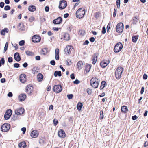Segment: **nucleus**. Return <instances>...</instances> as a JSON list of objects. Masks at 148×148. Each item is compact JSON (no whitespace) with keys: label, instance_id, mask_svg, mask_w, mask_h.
Wrapping results in <instances>:
<instances>
[{"label":"nucleus","instance_id":"nucleus-1","mask_svg":"<svg viewBox=\"0 0 148 148\" xmlns=\"http://www.w3.org/2000/svg\"><path fill=\"white\" fill-rule=\"evenodd\" d=\"M85 13V10L84 8H79L76 12V17L77 18L81 19L84 17Z\"/></svg>","mask_w":148,"mask_h":148},{"label":"nucleus","instance_id":"nucleus-2","mask_svg":"<svg viewBox=\"0 0 148 148\" xmlns=\"http://www.w3.org/2000/svg\"><path fill=\"white\" fill-rule=\"evenodd\" d=\"M99 80L96 77H93L90 81L91 86L94 88H97L99 84Z\"/></svg>","mask_w":148,"mask_h":148},{"label":"nucleus","instance_id":"nucleus-3","mask_svg":"<svg viewBox=\"0 0 148 148\" xmlns=\"http://www.w3.org/2000/svg\"><path fill=\"white\" fill-rule=\"evenodd\" d=\"M123 71V68L121 67H119L117 68L115 73V76L116 79H119L121 78Z\"/></svg>","mask_w":148,"mask_h":148},{"label":"nucleus","instance_id":"nucleus-4","mask_svg":"<svg viewBox=\"0 0 148 148\" xmlns=\"http://www.w3.org/2000/svg\"><path fill=\"white\" fill-rule=\"evenodd\" d=\"M123 47V45L120 42H118L115 46L114 51L115 53H118L120 52L122 49Z\"/></svg>","mask_w":148,"mask_h":148},{"label":"nucleus","instance_id":"nucleus-5","mask_svg":"<svg viewBox=\"0 0 148 148\" xmlns=\"http://www.w3.org/2000/svg\"><path fill=\"white\" fill-rule=\"evenodd\" d=\"M116 32L118 33H121L122 32L123 28L124 25L122 23H118L116 26Z\"/></svg>","mask_w":148,"mask_h":148},{"label":"nucleus","instance_id":"nucleus-6","mask_svg":"<svg viewBox=\"0 0 148 148\" xmlns=\"http://www.w3.org/2000/svg\"><path fill=\"white\" fill-rule=\"evenodd\" d=\"M64 51L66 55H69L73 51V48L71 45H68L65 48Z\"/></svg>","mask_w":148,"mask_h":148},{"label":"nucleus","instance_id":"nucleus-7","mask_svg":"<svg viewBox=\"0 0 148 148\" xmlns=\"http://www.w3.org/2000/svg\"><path fill=\"white\" fill-rule=\"evenodd\" d=\"M10 128V125L8 123L3 124L1 127V130L3 132H6L8 131Z\"/></svg>","mask_w":148,"mask_h":148},{"label":"nucleus","instance_id":"nucleus-8","mask_svg":"<svg viewBox=\"0 0 148 148\" xmlns=\"http://www.w3.org/2000/svg\"><path fill=\"white\" fill-rule=\"evenodd\" d=\"M25 110L23 108H19L16 109L15 111V114L17 115H21L24 113Z\"/></svg>","mask_w":148,"mask_h":148},{"label":"nucleus","instance_id":"nucleus-9","mask_svg":"<svg viewBox=\"0 0 148 148\" xmlns=\"http://www.w3.org/2000/svg\"><path fill=\"white\" fill-rule=\"evenodd\" d=\"M62 88L60 85H55L53 87V90L54 92L57 93H59L61 91Z\"/></svg>","mask_w":148,"mask_h":148},{"label":"nucleus","instance_id":"nucleus-10","mask_svg":"<svg viewBox=\"0 0 148 148\" xmlns=\"http://www.w3.org/2000/svg\"><path fill=\"white\" fill-rule=\"evenodd\" d=\"M12 110L10 109L7 110L6 111L4 116L5 119L6 120L8 119L10 117L12 114Z\"/></svg>","mask_w":148,"mask_h":148},{"label":"nucleus","instance_id":"nucleus-11","mask_svg":"<svg viewBox=\"0 0 148 148\" xmlns=\"http://www.w3.org/2000/svg\"><path fill=\"white\" fill-rule=\"evenodd\" d=\"M33 87L30 85L27 86L26 88V92L29 94H31L33 91Z\"/></svg>","mask_w":148,"mask_h":148},{"label":"nucleus","instance_id":"nucleus-12","mask_svg":"<svg viewBox=\"0 0 148 148\" xmlns=\"http://www.w3.org/2000/svg\"><path fill=\"white\" fill-rule=\"evenodd\" d=\"M39 134L38 132L36 130H34L32 131L30 136L32 138H36L38 137Z\"/></svg>","mask_w":148,"mask_h":148},{"label":"nucleus","instance_id":"nucleus-13","mask_svg":"<svg viewBox=\"0 0 148 148\" xmlns=\"http://www.w3.org/2000/svg\"><path fill=\"white\" fill-rule=\"evenodd\" d=\"M41 40L40 37L37 35H34L32 38V41L34 43L39 42Z\"/></svg>","mask_w":148,"mask_h":148},{"label":"nucleus","instance_id":"nucleus-14","mask_svg":"<svg viewBox=\"0 0 148 148\" xmlns=\"http://www.w3.org/2000/svg\"><path fill=\"white\" fill-rule=\"evenodd\" d=\"M58 135L61 138H64L66 136V134L63 130H60L58 131Z\"/></svg>","mask_w":148,"mask_h":148},{"label":"nucleus","instance_id":"nucleus-15","mask_svg":"<svg viewBox=\"0 0 148 148\" xmlns=\"http://www.w3.org/2000/svg\"><path fill=\"white\" fill-rule=\"evenodd\" d=\"M67 6V3L66 1L63 0L61 2L59 5V8L60 9L64 8Z\"/></svg>","mask_w":148,"mask_h":148},{"label":"nucleus","instance_id":"nucleus-16","mask_svg":"<svg viewBox=\"0 0 148 148\" xmlns=\"http://www.w3.org/2000/svg\"><path fill=\"white\" fill-rule=\"evenodd\" d=\"M110 61L109 60H104L100 63L101 66L103 68H104L109 64Z\"/></svg>","mask_w":148,"mask_h":148},{"label":"nucleus","instance_id":"nucleus-17","mask_svg":"<svg viewBox=\"0 0 148 148\" xmlns=\"http://www.w3.org/2000/svg\"><path fill=\"white\" fill-rule=\"evenodd\" d=\"M26 75L24 74H22L20 75V80L22 83H25L26 81Z\"/></svg>","mask_w":148,"mask_h":148},{"label":"nucleus","instance_id":"nucleus-18","mask_svg":"<svg viewBox=\"0 0 148 148\" xmlns=\"http://www.w3.org/2000/svg\"><path fill=\"white\" fill-rule=\"evenodd\" d=\"M26 97L25 94H21L18 97V99L19 101L22 102L24 101Z\"/></svg>","mask_w":148,"mask_h":148},{"label":"nucleus","instance_id":"nucleus-19","mask_svg":"<svg viewBox=\"0 0 148 148\" xmlns=\"http://www.w3.org/2000/svg\"><path fill=\"white\" fill-rule=\"evenodd\" d=\"M62 22V18L61 17H59L57 19L53 20V22L55 24H59Z\"/></svg>","mask_w":148,"mask_h":148},{"label":"nucleus","instance_id":"nucleus-20","mask_svg":"<svg viewBox=\"0 0 148 148\" xmlns=\"http://www.w3.org/2000/svg\"><path fill=\"white\" fill-rule=\"evenodd\" d=\"M98 56V53H95L93 56L92 59V63L93 64H95L96 63Z\"/></svg>","mask_w":148,"mask_h":148},{"label":"nucleus","instance_id":"nucleus-21","mask_svg":"<svg viewBox=\"0 0 148 148\" xmlns=\"http://www.w3.org/2000/svg\"><path fill=\"white\" fill-rule=\"evenodd\" d=\"M84 66V63L82 61H79L77 62V68L79 70L81 69Z\"/></svg>","mask_w":148,"mask_h":148},{"label":"nucleus","instance_id":"nucleus-22","mask_svg":"<svg viewBox=\"0 0 148 148\" xmlns=\"http://www.w3.org/2000/svg\"><path fill=\"white\" fill-rule=\"evenodd\" d=\"M91 65L89 64L86 65L85 69L84 71V73L86 74L87 73L90 71L91 69Z\"/></svg>","mask_w":148,"mask_h":148},{"label":"nucleus","instance_id":"nucleus-23","mask_svg":"<svg viewBox=\"0 0 148 148\" xmlns=\"http://www.w3.org/2000/svg\"><path fill=\"white\" fill-rule=\"evenodd\" d=\"M14 59L17 61H19L21 60L20 57L19 53H16L14 55Z\"/></svg>","mask_w":148,"mask_h":148},{"label":"nucleus","instance_id":"nucleus-24","mask_svg":"<svg viewBox=\"0 0 148 148\" xmlns=\"http://www.w3.org/2000/svg\"><path fill=\"white\" fill-rule=\"evenodd\" d=\"M28 10L30 12H34L36 10V7L34 5H32L29 7Z\"/></svg>","mask_w":148,"mask_h":148},{"label":"nucleus","instance_id":"nucleus-25","mask_svg":"<svg viewBox=\"0 0 148 148\" xmlns=\"http://www.w3.org/2000/svg\"><path fill=\"white\" fill-rule=\"evenodd\" d=\"M43 78V76L41 73H39L37 76V79L39 82L42 81Z\"/></svg>","mask_w":148,"mask_h":148},{"label":"nucleus","instance_id":"nucleus-26","mask_svg":"<svg viewBox=\"0 0 148 148\" xmlns=\"http://www.w3.org/2000/svg\"><path fill=\"white\" fill-rule=\"evenodd\" d=\"M18 146L20 148H25L26 145L25 142H22L19 143Z\"/></svg>","mask_w":148,"mask_h":148},{"label":"nucleus","instance_id":"nucleus-27","mask_svg":"<svg viewBox=\"0 0 148 148\" xmlns=\"http://www.w3.org/2000/svg\"><path fill=\"white\" fill-rule=\"evenodd\" d=\"M121 110L122 112L126 113L128 111V109L127 107L125 106H123L121 108Z\"/></svg>","mask_w":148,"mask_h":148},{"label":"nucleus","instance_id":"nucleus-28","mask_svg":"<svg viewBox=\"0 0 148 148\" xmlns=\"http://www.w3.org/2000/svg\"><path fill=\"white\" fill-rule=\"evenodd\" d=\"M18 28L21 31H24L25 29V27L24 25L22 23H19V25L18 26Z\"/></svg>","mask_w":148,"mask_h":148},{"label":"nucleus","instance_id":"nucleus-29","mask_svg":"<svg viewBox=\"0 0 148 148\" xmlns=\"http://www.w3.org/2000/svg\"><path fill=\"white\" fill-rule=\"evenodd\" d=\"M59 50L58 49H56L55 50V58L56 60H58L59 59Z\"/></svg>","mask_w":148,"mask_h":148},{"label":"nucleus","instance_id":"nucleus-30","mask_svg":"<svg viewBox=\"0 0 148 148\" xmlns=\"http://www.w3.org/2000/svg\"><path fill=\"white\" fill-rule=\"evenodd\" d=\"M83 106V104L81 102H79L77 104V109L79 111H80Z\"/></svg>","mask_w":148,"mask_h":148},{"label":"nucleus","instance_id":"nucleus-31","mask_svg":"<svg viewBox=\"0 0 148 148\" xmlns=\"http://www.w3.org/2000/svg\"><path fill=\"white\" fill-rule=\"evenodd\" d=\"M64 39L66 40H68L69 39V36L68 33H65L64 35Z\"/></svg>","mask_w":148,"mask_h":148},{"label":"nucleus","instance_id":"nucleus-32","mask_svg":"<svg viewBox=\"0 0 148 148\" xmlns=\"http://www.w3.org/2000/svg\"><path fill=\"white\" fill-rule=\"evenodd\" d=\"M8 32V29L7 28H5L1 32V33L2 35H4L5 33H7Z\"/></svg>","mask_w":148,"mask_h":148},{"label":"nucleus","instance_id":"nucleus-33","mask_svg":"<svg viewBox=\"0 0 148 148\" xmlns=\"http://www.w3.org/2000/svg\"><path fill=\"white\" fill-rule=\"evenodd\" d=\"M58 75L59 77H60L61 76V73L60 71H55L54 73V76L55 77H56Z\"/></svg>","mask_w":148,"mask_h":148},{"label":"nucleus","instance_id":"nucleus-34","mask_svg":"<svg viewBox=\"0 0 148 148\" xmlns=\"http://www.w3.org/2000/svg\"><path fill=\"white\" fill-rule=\"evenodd\" d=\"M48 51L47 49L45 48L42 49L41 53L42 54L45 55L47 53Z\"/></svg>","mask_w":148,"mask_h":148},{"label":"nucleus","instance_id":"nucleus-35","mask_svg":"<svg viewBox=\"0 0 148 148\" xmlns=\"http://www.w3.org/2000/svg\"><path fill=\"white\" fill-rule=\"evenodd\" d=\"M26 54L28 56H33L34 55V53L29 51H27L25 52Z\"/></svg>","mask_w":148,"mask_h":148},{"label":"nucleus","instance_id":"nucleus-36","mask_svg":"<svg viewBox=\"0 0 148 148\" xmlns=\"http://www.w3.org/2000/svg\"><path fill=\"white\" fill-rule=\"evenodd\" d=\"M106 85V83L105 81H103L101 84L100 88L101 89H103L105 87V85Z\"/></svg>","mask_w":148,"mask_h":148},{"label":"nucleus","instance_id":"nucleus-37","mask_svg":"<svg viewBox=\"0 0 148 148\" xmlns=\"http://www.w3.org/2000/svg\"><path fill=\"white\" fill-rule=\"evenodd\" d=\"M138 38V36H135L132 37V40L133 42L135 43L137 41Z\"/></svg>","mask_w":148,"mask_h":148},{"label":"nucleus","instance_id":"nucleus-38","mask_svg":"<svg viewBox=\"0 0 148 148\" xmlns=\"http://www.w3.org/2000/svg\"><path fill=\"white\" fill-rule=\"evenodd\" d=\"M5 60L3 58H2L1 60H0V67L1 66V64L2 65L4 64Z\"/></svg>","mask_w":148,"mask_h":148},{"label":"nucleus","instance_id":"nucleus-39","mask_svg":"<svg viewBox=\"0 0 148 148\" xmlns=\"http://www.w3.org/2000/svg\"><path fill=\"white\" fill-rule=\"evenodd\" d=\"M100 115L99 118L100 119H101L103 118L104 116L103 114V112L102 111H101L100 112Z\"/></svg>","mask_w":148,"mask_h":148},{"label":"nucleus","instance_id":"nucleus-40","mask_svg":"<svg viewBox=\"0 0 148 148\" xmlns=\"http://www.w3.org/2000/svg\"><path fill=\"white\" fill-rule=\"evenodd\" d=\"M120 0H117L116 4V5L118 8H119L120 7Z\"/></svg>","mask_w":148,"mask_h":148},{"label":"nucleus","instance_id":"nucleus-41","mask_svg":"<svg viewBox=\"0 0 148 148\" xmlns=\"http://www.w3.org/2000/svg\"><path fill=\"white\" fill-rule=\"evenodd\" d=\"M25 41L24 40H22L19 42V45L20 46H22L24 45L25 44Z\"/></svg>","mask_w":148,"mask_h":148},{"label":"nucleus","instance_id":"nucleus-42","mask_svg":"<svg viewBox=\"0 0 148 148\" xmlns=\"http://www.w3.org/2000/svg\"><path fill=\"white\" fill-rule=\"evenodd\" d=\"M8 42H7L5 45L4 49V52L5 53L7 50L8 47Z\"/></svg>","mask_w":148,"mask_h":148},{"label":"nucleus","instance_id":"nucleus-43","mask_svg":"<svg viewBox=\"0 0 148 148\" xmlns=\"http://www.w3.org/2000/svg\"><path fill=\"white\" fill-rule=\"evenodd\" d=\"M79 34L81 36H83L84 35L85 32L83 30H80L79 32Z\"/></svg>","mask_w":148,"mask_h":148},{"label":"nucleus","instance_id":"nucleus-44","mask_svg":"<svg viewBox=\"0 0 148 148\" xmlns=\"http://www.w3.org/2000/svg\"><path fill=\"white\" fill-rule=\"evenodd\" d=\"M138 19L136 17L134 18L133 21V23L134 24H136L138 22Z\"/></svg>","mask_w":148,"mask_h":148},{"label":"nucleus","instance_id":"nucleus-45","mask_svg":"<svg viewBox=\"0 0 148 148\" xmlns=\"http://www.w3.org/2000/svg\"><path fill=\"white\" fill-rule=\"evenodd\" d=\"M87 92L88 95H90L92 93V90L89 88L87 89Z\"/></svg>","mask_w":148,"mask_h":148},{"label":"nucleus","instance_id":"nucleus-46","mask_svg":"<svg viewBox=\"0 0 148 148\" xmlns=\"http://www.w3.org/2000/svg\"><path fill=\"white\" fill-rule=\"evenodd\" d=\"M53 123L54 125L55 126H56L58 122V120L56 119H55L53 120Z\"/></svg>","mask_w":148,"mask_h":148},{"label":"nucleus","instance_id":"nucleus-47","mask_svg":"<svg viewBox=\"0 0 148 148\" xmlns=\"http://www.w3.org/2000/svg\"><path fill=\"white\" fill-rule=\"evenodd\" d=\"M29 20L30 22H32L34 21V18L33 16H31L29 18Z\"/></svg>","mask_w":148,"mask_h":148},{"label":"nucleus","instance_id":"nucleus-48","mask_svg":"<svg viewBox=\"0 0 148 148\" xmlns=\"http://www.w3.org/2000/svg\"><path fill=\"white\" fill-rule=\"evenodd\" d=\"M10 7L8 5H7L5 7L4 9L5 10H10Z\"/></svg>","mask_w":148,"mask_h":148},{"label":"nucleus","instance_id":"nucleus-49","mask_svg":"<svg viewBox=\"0 0 148 148\" xmlns=\"http://www.w3.org/2000/svg\"><path fill=\"white\" fill-rule=\"evenodd\" d=\"M73 95L72 94H71L69 95H67V97L69 99H71L73 97Z\"/></svg>","mask_w":148,"mask_h":148},{"label":"nucleus","instance_id":"nucleus-50","mask_svg":"<svg viewBox=\"0 0 148 148\" xmlns=\"http://www.w3.org/2000/svg\"><path fill=\"white\" fill-rule=\"evenodd\" d=\"M12 46H13L15 48V49H17L18 48V45L16 44L13 45L12 43Z\"/></svg>","mask_w":148,"mask_h":148},{"label":"nucleus","instance_id":"nucleus-51","mask_svg":"<svg viewBox=\"0 0 148 148\" xmlns=\"http://www.w3.org/2000/svg\"><path fill=\"white\" fill-rule=\"evenodd\" d=\"M14 68H18L19 67V64L18 63H15L14 65Z\"/></svg>","mask_w":148,"mask_h":148},{"label":"nucleus","instance_id":"nucleus-52","mask_svg":"<svg viewBox=\"0 0 148 148\" xmlns=\"http://www.w3.org/2000/svg\"><path fill=\"white\" fill-rule=\"evenodd\" d=\"M8 61L10 63L12 62V58L11 57L8 58Z\"/></svg>","mask_w":148,"mask_h":148},{"label":"nucleus","instance_id":"nucleus-53","mask_svg":"<svg viewBox=\"0 0 148 148\" xmlns=\"http://www.w3.org/2000/svg\"><path fill=\"white\" fill-rule=\"evenodd\" d=\"M102 32L103 34H104L106 32V28L104 27H103Z\"/></svg>","mask_w":148,"mask_h":148},{"label":"nucleus","instance_id":"nucleus-54","mask_svg":"<svg viewBox=\"0 0 148 148\" xmlns=\"http://www.w3.org/2000/svg\"><path fill=\"white\" fill-rule=\"evenodd\" d=\"M45 10L46 12H48L49 10V8L47 6H46L45 8Z\"/></svg>","mask_w":148,"mask_h":148},{"label":"nucleus","instance_id":"nucleus-55","mask_svg":"<svg viewBox=\"0 0 148 148\" xmlns=\"http://www.w3.org/2000/svg\"><path fill=\"white\" fill-rule=\"evenodd\" d=\"M138 118V117L136 115H134L132 117V119L133 120H135Z\"/></svg>","mask_w":148,"mask_h":148},{"label":"nucleus","instance_id":"nucleus-56","mask_svg":"<svg viewBox=\"0 0 148 148\" xmlns=\"http://www.w3.org/2000/svg\"><path fill=\"white\" fill-rule=\"evenodd\" d=\"M148 77V76L146 74H144L143 76V78L144 79H147V78Z\"/></svg>","mask_w":148,"mask_h":148},{"label":"nucleus","instance_id":"nucleus-57","mask_svg":"<svg viewBox=\"0 0 148 148\" xmlns=\"http://www.w3.org/2000/svg\"><path fill=\"white\" fill-rule=\"evenodd\" d=\"M116 11L115 9H114V13H113V16L114 17H115L116 15Z\"/></svg>","mask_w":148,"mask_h":148},{"label":"nucleus","instance_id":"nucleus-58","mask_svg":"<svg viewBox=\"0 0 148 148\" xmlns=\"http://www.w3.org/2000/svg\"><path fill=\"white\" fill-rule=\"evenodd\" d=\"M21 130L23 132V134H24L26 131V129L25 127H23L21 129Z\"/></svg>","mask_w":148,"mask_h":148},{"label":"nucleus","instance_id":"nucleus-59","mask_svg":"<svg viewBox=\"0 0 148 148\" xmlns=\"http://www.w3.org/2000/svg\"><path fill=\"white\" fill-rule=\"evenodd\" d=\"M60 28H58L57 27H54L53 28V30L54 31H58L59 30V29H60Z\"/></svg>","mask_w":148,"mask_h":148},{"label":"nucleus","instance_id":"nucleus-60","mask_svg":"<svg viewBox=\"0 0 148 148\" xmlns=\"http://www.w3.org/2000/svg\"><path fill=\"white\" fill-rule=\"evenodd\" d=\"M4 3L3 2H1L0 3V7L3 8L4 6Z\"/></svg>","mask_w":148,"mask_h":148},{"label":"nucleus","instance_id":"nucleus-61","mask_svg":"<svg viewBox=\"0 0 148 148\" xmlns=\"http://www.w3.org/2000/svg\"><path fill=\"white\" fill-rule=\"evenodd\" d=\"M73 83L75 84H78L80 83V81L78 80H76L73 82Z\"/></svg>","mask_w":148,"mask_h":148},{"label":"nucleus","instance_id":"nucleus-62","mask_svg":"<svg viewBox=\"0 0 148 148\" xmlns=\"http://www.w3.org/2000/svg\"><path fill=\"white\" fill-rule=\"evenodd\" d=\"M90 40L91 42H93L95 40V39L93 37H92L90 38Z\"/></svg>","mask_w":148,"mask_h":148},{"label":"nucleus","instance_id":"nucleus-63","mask_svg":"<svg viewBox=\"0 0 148 148\" xmlns=\"http://www.w3.org/2000/svg\"><path fill=\"white\" fill-rule=\"evenodd\" d=\"M144 87H142L141 89V90L140 91V93L141 94H143L144 92Z\"/></svg>","mask_w":148,"mask_h":148},{"label":"nucleus","instance_id":"nucleus-64","mask_svg":"<svg viewBox=\"0 0 148 148\" xmlns=\"http://www.w3.org/2000/svg\"><path fill=\"white\" fill-rule=\"evenodd\" d=\"M50 64L53 65H54L55 64V62L54 60H52L50 61Z\"/></svg>","mask_w":148,"mask_h":148}]
</instances>
